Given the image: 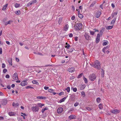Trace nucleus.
<instances>
[{
	"mask_svg": "<svg viewBox=\"0 0 121 121\" xmlns=\"http://www.w3.org/2000/svg\"><path fill=\"white\" fill-rule=\"evenodd\" d=\"M82 25L80 23H77L74 25V27H76V28L77 30H79L82 28Z\"/></svg>",
	"mask_w": 121,
	"mask_h": 121,
	"instance_id": "4",
	"label": "nucleus"
},
{
	"mask_svg": "<svg viewBox=\"0 0 121 121\" xmlns=\"http://www.w3.org/2000/svg\"><path fill=\"white\" fill-rule=\"evenodd\" d=\"M7 101L6 99H3L1 102V104L3 105H4L7 103Z\"/></svg>",
	"mask_w": 121,
	"mask_h": 121,
	"instance_id": "8",
	"label": "nucleus"
},
{
	"mask_svg": "<svg viewBox=\"0 0 121 121\" xmlns=\"http://www.w3.org/2000/svg\"><path fill=\"white\" fill-rule=\"evenodd\" d=\"M101 99L99 97L97 98L96 99L97 102L98 103H99L100 102Z\"/></svg>",
	"mask_w": 121,
	"mask_h": 121,
	"instance_id": "31",
	"label": "nucleus"
},
{
	"mask_svg": "<svg viewBox=\"0 0 121 121\" xmlns=\"http://www.w3.org/2000/svg\"><path fill=\"white\" fill-rule=\"evenodd\" d=\"M96 2L95 1H94L93 2L92 4L90 5V7H93L94 5L95 4Z\"/></svg>",
	"mask_w": 121,
	"mask_h": 121,
	"instance_id": "34",
	"label": "nucleus"
},
{
	"mask_svg": "<svg viewBox=\"0 0 121 121\" xmlns=\"http://www.w3.org/2000/svg\"><path fill=\"white\" fill-rule=\"evenodd\" d=\"M63 109V108L61 107L59 108L57 110V113H61L62 112Z\"/></svg>",
	"mask_w": 121,
	"mask_h": 121,
	"instance_id": "12",
	"label": "nucleus"
},
{
	"mask_svg": "<svg viewBox=\"0 0 121 121\" xmlns=\"http://www.w3.org/2000/svg\"><path fill=\"white\" fill-rule=\"evenodd\" d=\"M12 22L11 20H9V21L6 22L5 23V25L6 26L8 24H10Z\"/></svg>",
	"mask_w": 121,
	"mask_h": 121,
	"instance_id": "22",
	"label": "nucleus"
},
{
	"mask_svg": "<svg viewBox=\"0 0 121 121\" xmlns=\"http://www.w3.org/2000/svg\"><path fill=\"white\" fill-rule=\"evenodd\" d=\"M99 41V39H96V43H98Z\"/></svg>",
	"mask_w": 121,
	"mask_h": 121,
	"instance_id": "51",
	"label": "nucleus"
},
{
	"mask_svg": "<svg viewBox=\"0 0 121 121\" xmlns=\"http://www.w3.org/2000/svg\"><path fill=\"white\" fill-rule=\"evenodd\" d=\"M7 5H8V4H7L6 5H4V7H3V9H2V10H5L6 8V7H7Z\"/></svg>",
	"mask_w": 121,
	"mask_h": 121,
	"instance_id": "28",
	"label": "nucleus"
},
{
	"mask_svg": "<svg viewBox=\"0 0 121 121\" xmlns=\"http://www.w3.org/2000/svg\"><path fill=\"white\" fill-rule=\"evenodd\" d=\"M64 93V92L63 91H62L60 93H59V95H62Z\"/></svg>",
	"mask_w": 121,
	"mask_h": 121,
	"instance_id": "55",
	"label": "nucleus"
},
{
	"mask_svg": "<svg viewBox=\"0 0 121 121\" xmlns=\"http://www.w3.org/2000/svg\"><path fill=\"white\" fill-rule=\"evenodd\" d=\"M89 32L91 35H93L94 34L95 32L93 31L90 30Z\"/></svg>",
	"mask_w": 121,
	"mask_h": 121,
	"instance_id": "37",
	"label": "nucleus"
},
{
	"mask_svg": "<svg viewBox=\"0 0 121 121\" xmlns=\"http://www.w3.org/2000/svg\"><path fill=\"white\" fill-rule=\"evenodd\" d=\"M101 73H104V70L102 69H101Z\"/></svg>",
	"mask_w": 121,
	"mask_h": 121,
	"instance_id": "63",
	"label": "nucleus"
},
{
	"mask_svg": "<svg viewBox=\"0 0 121 121\" xmlns=\"http://www.w3.org/2000/svg\"><path fill=\"white\" fill-rule=\"evenodd\" d=\"M9 115L10 116H13L15 115V113L14 112H11L9 113Z\"/></svg>",
	"mask_w": 121,
	"mask_h": 121,
	"instance_id": "20",
	"label": "nucleus"
},
{
	"mask_svg": "<svg viewBox=\"0 0 121 121\" xmlns=\"http://www.w3.org/2000/svg\"><path fill=\"white\" fill-rule=\"evenodd\" d=\"M91 65L92 66L99 69H100L101 68L100 62L97 60L95 61L94 63L91 64Z\"/></svg>",
	"mask_w": 121,
	"mask_h": 121,
	"instance_id": "2",
	"label": "nucleus"
},
{
	"mask_svg": "<svg viewBox=\"0 0 121 121\" xmlns=\"http://www.w3.org/2000/svg\"><path fill=\"white\" fill-rule=\"evenodd\" d=\"M74 49L73 48H72L68 50V52H72L73 50Z\"/></svg>",
	"mask_w": 121,
	"mask_h": 121,
	"instance_id": "33",
	"label": "nucleus"
},
{
	"mask_svg": "<svg viewBox=\"0 0 121 121\" xmlns=\"http://www.w3.org/2000/svg\"><path fill=\"white\" fill-rule=\"evenodd\" d=\"M13 79L14 80H17V78L18 79L17 73H15L13 75Z\"/></svg>",
	"mask_w": 121,
	"mask_h": 121,
	"instance_id": "11",
	"label": "nucleus"
},
{
	"mask_svg": "<svg viewBox=\"0 0 121 121\" xmlns=\"http://www.w3.org/2000/svg\"><path fill=\"white\" fill-rule=\"evenodd\" d=\"M99 107L100 109H102L103 108L102 104H100L99 105Z\"/></svg>",
	"mask_w": 121,
	"mask_h": 121,
	"instance_id": "35",
	"label": "nucleus"
},
{
	"mask_svg": "<svg viewBox=\"0 0 121 121\" xmlns=\"http://www.w3.org/2000/svg\"><path fill=\"white\" fill-rule=\"evenodd\" d=\"M7 87V88L9 89H11V86H10V85H8V86Z\"/></svg>",
	"mask_w": 121,
	"mask_h": 121,
	"instance_id": "60",
	"label": "nucleus"
},
{
	"mask_svg": "<svg viewBox=\"0 0 121 121\" xmlns=\"http://www.w3.org/2000/svg\"><path fill=\"white\" fill-rule=\"evenodd\" d=\"M77 89L75 87V88H73V91H74V92H76L77 91Z\"/></svg>",
	"mask_w": 121,
	"mask_h": 121,
	"instance_id": "48",
	"label": "nucleus"
},
{
	"mask_svg": "<svg viewBox=\"0 0 121 121\" xmlns=\"http://www.w3.org/2000/svg\"><path fill=\"white\" fill-rule=\"evenodd\" d=\"M48 91L50 93H52L53 91V90L52 89H48Z\"/></svg>",
	"mask_w": 121,
	"mask_h": 121,
	"instance_id": "47",
	"label": "nucleus"
},
{
	"mask_svg": "<svg viewBox=\"0 0 121 121\" xmlns=\"http://www.w3.org/2000/svg\"><path fill=\"white\" fill-rule=\"evenodd\" d=\"M86 109L90 111L91 110V108L89 107H88L86 108Z\"/></svg>",
	"mask_w": 121,
	"mask_h": 121,
	"instance_id": "54",
	"label": "nucleus"
},
{
	"mask_svg": "<svg viewBox=\"0 0 121 121\" xmlns=\"http://www.w3.org/2000/svg\"><path fill=\"white\" fill-rule=\"evenodd\" d=\"M104 32V30L103 29H102L99 32L100 35H102L103 33Z\"/></svg>",
	"mask_w": 121,
	"mask_h": 121,
	"instance_id": "29",
	"label": "nucleus"
},
{
	"mask_svg": "<svg viewBox=\"0 0 121 121\" xmlns=\"http://www.w3.org/2000/svg\"><path fill=\"white\" fill-rule=\"evenodd\" d=\"M109 47V46H107L105 47H104V48H103L102 49V51L104 53H105L107 51H108V50L107 49H108Z\"/></svg>",
	"mask_w": 121,
	"mask_h": 121,
	"instance_id": "15",
	"label": "nucleus"
},
{
	"mask_svg": "<svg viewBox=\"0 0 121 121\" xmlns=\"http://www.w3.org/2000/svg\"><path fill=\"white\" fill-rule=\"evenodd\" d=\"M113 25L112 26H109L108 27V29H111L113 27Z\"/></svg>",
	"mask_w": 121,
	"mask_h": 121,
	"instance_id": "43",
	"label": "nucleus"
},
{
	"mask_svg": "<svg viewBox=\"0 0 121 121\" xmlns=\"http://www.w3.org/2000/svg\"><path fill=\"white\" fill-rule=\"evenodd\" d=\"M32 82L34 84H39V82L36 80H34L32 81Z\"/></svg>",
	"mask_w": 121,
	"mask_h": 121,
	"instance_id": "25",
	"label": "nucleus"
},
{
	"mask_svg": "<svg viewBox=\"0 0 121 121\" xmlns=\"http://www.w3.org/2000/svg\"><path fill=\"white\" fill-rule=\"evenodd\" d=\"M27 82L26 81H24L21 82V85L22 86H24L26 85L27 84Z\"/></svg>",
	"mask_w": 121,
	"mask_h": 121,
	"instance_id": "10",
	"label": "nucleus"
},
{
	"mask_svg": "<svg viewBox=\"0 0 121 121\" xmlns=\"http://www.w3.org/2000/svg\"><path fill=\"white\" fill-rule=\"evenodd\" d=\"M48 109L47 108V107H45L44 108H43L41 110V112L42 113H43L44 112V111Z\"/></svg>",
	"mask_w": 121,
	"mask_h": 121,
	"instance_id": "27",
	"label": "nucleus"
},
{
	"mask_svg": "<svg viewBox=\"0 0 121 121\" xmlns=\"http://www.w3.org/2000/svg\"><path fill=\"white\" fill-rule=\"evenodd\" d=\"M73 36V34L72 33H70L69 34V36L70 37H72Z\"/></svg>",
	"mask_w": 121,
	"mask_h": 121,
	"instance_id": "57",
	"label": "nucleus"
},
{
	"mask_svg": "<svg viewBox=\"0 0 121 121\" xmlns=\"http://www.w3.org/2000/svg\"><path fill=\"white\" fill-rule=\"evenodd\" d=\"M83 15L82 14H80L78 15L79 17L80 18H82L83 17Z\"/></svg>",
	"mask_w": 121,
	"mask_h": 121,
	"instance_id": "46",
	"label": "nucleus"
},
{
	"mask_svg": "<svg viewBox=\"0 0 121 121\" xmlns=\"http://www.w3.org/2000/svg\"><path fill=\"white\" fill-rule=\"evenodd\" d=\"M80 86V89L81 90H83L85 88L86 86L85 85H81Z\"/></svg>",
	"mask_w": 121,
	"mask_h": 121,
	"instance_id": "18",
	"label": "nucleus"
},
{
	"mask_svg": "<svg viewBox=\"0 0 121 121\" xmlns=\"http://www.w3.org/2000/svg\"><path fill=\"white\" fill-rule=\"evenodd\" d=\"M75 69L74 67H71L68 69V71L69 72L72 73L75 71Z\"/></svg>",
	"mask_w": 121,
	"mask_h": 121,
	"instance_id": "9",
	"label": "nucleus"
},
{
	"mask_svg": "<svg viewBox=\"0 0 121 121\" xmlns=\"http://www.w3.org/2000/svg\"><path fill=\"white\" fill-rule=\"evenodd\" d=\"M69 28V26L68 24L66 25L64 27V30L65 31H67Z\"/></svg>",
	"mask_w": 121,
	"mask_h": 121,
	"instance_id": "19",
	"label": "nucleus"
},
{
	"mask_svg": "<svg viewBox=\"0 0 121 121\" xmlns=\"http://www.w3.org/2000/svg\"><path fill=\"white\" fill-rule=\"evenodd\" d=\"M70 47V46L69 44H68L67 45L65 46L66 48H67V49H69V48Z\"/></svg>",
	"mask_w": 121,
	"mask_h": 121,
	"instance_id": "49",
	"label": "nucleus"
},
{
	"mask_svg": "<svg viewBox=\"0 0 121 121\" xmlns=\"http://www.w3.org/2000/svg\"><path fill=\"white\" fill-rule=\"evenodd\" d=\"M81 94L84 97L85 96V92L84 91H82L81 92Z\"/></svg>",
	"mask_w": 121,
	"mask_h": 121,
	"instance_id": "42",
	"label": "nucleus"
},
{
	"mask_svg": "<svg viewBox=\"0 0 121 121\" xmlns=\"http://www.w3.org/2000/svg\"><path fill=\"white\" fill-rule=\"evenodd\" d=\"M2 53V49L1 48H0V54H1Z\"/></svg>",
	"mask_w": 121,
	"mask_h": 121,
	"instance_id": "61",
	"label": "nucleus"
},
{
	"mask_svg": "<svg viewBox=\"0 0 121 121\" xmlns=\"http://www.w3.org/2000/svg\"><path fill=\"white\" fill-rule=\"evenodd\" d=\"M117 13L118 12L117 11L115 12H113L111 14L112 17V18H113L114 17L115 15L116 16L117 15Z\"/></svg>",
	"mask_w": 121,
	"mask_h": 121,
	"instance_id": "16",
	"label": "nucleus"
},
{
	"mask_svg": "<svg viewBox=\"0 0 121 121\" xmlns=\"http://www.w3.org/2000/svg\"><path fill=\"white\" fill-rule=\"evenodd\" d=\"M76 116L74 115H72L69 117L68 118L70 120L74 119L76 118Z\"/></svg>",
	"mask_w": 121,
	"mask_h": 121,
	"instance_id": "13",
	"label": "nucleus"
},
{
	"mask_svg": "<svg viewBox=\"0 0 121 121\" xmlns=\"http://www.w3.org/2000/svg\"><path fill=\"white\" fill-rule=\"evenodd\" d=\"M101 14V13L100 12L98 11L96 13V17L97 18H98L100 16Z\"/></svg>",
	"mask_w": 121,
	"mask_h": 121,
	"instance_id": "14",
	"label": "nucleus"
},
{
	"mask_svg": "<svg viewBox=\"0 0 121 121\" xmlns=\"http://www.w3.org/2000/svg\"><path fill=\"white\" fill-rule=\"evenodd\" d=\"M15 60L17 62H18L19 61V59L17 58H16Z\"/></svg>",
	"mask_w": 121,
	"mask_h": 121,
	"instance_id": "62",
	"label": "nucleus"
},
{
	"mask_svg": "<svg viewBox=\"0 0 121 121\" xmlns=\"http://www.w3.org/2000/svg\"><path fill=\"white\" fill-rule=\"evenodd\" d=\"M7 71V69H4L3 70V73H5Z\"/></svg>",
	"mask_w": 121,
	"mask_h": 121,
	"instance_id": "41",
	"label": "nucleus"
},
{
	"mask_svg": "<svg viewBox=\"0 0 121 121\" xmlns=\"http://www.w3.org/2000/svg\"><path fill=\"white\" fill-rule=\"evenodd\" d=\"M93 30H94L95 32H96V31H97L98 32H99V31L97 29H93Z\"/></svg>",
	"mask_w": 121,
	"mask_h": 121,
	"instance_id": "59",
	"label": "nucleus"
},
{
	"mask_svg": "<svg viewBox=\"0 0 121 121\" xmlns=\"http://www.w3.org/2000/svg\"><path fill=\"white\" fill-rule=\"evenodd\" d=\"M83 80L86 83H87V79L86 78L84 77L83 78Z\"/></svg>",
	"mask_w": 121,
	"mask_h": 121,
	"instance_id": "40",
	"label": "nucleus"
},
{
	"mask_svg": "<svg viewBox=\"0 0 121 121\" xmlns=\"http://www.w3.org/2000/svg\"><path fill=\"white\" fill-rule=\"evenodd\" d=\"M79 103L78 102H76V103H75L74 104V106L75 107H76L79 104Z\"/></svg>",
	"mask_w": 121,
	"mask_h": 121,
	"instance_id": "44",
	"label": "nucleus"
},
{
	"mask_svg": "<svg viewBox=\"0 0 121 121\" xmlns=\"http://www.w3.org/2000/svg\"><path fill=\"white\" fill-rule=\"evenodd\" d=\"M66 97H65L62 99H61L59 101V102L60 103H61L62 102L64 101L65 99H66Z\"/></svg>",
	"mask_w": 121,
	"mask_h": 121,
	"instance_id": "21",
	"label": "nucleus"
},
{
	"mask_svg": "<svg viewBox=\"0 0 121 121\" xmlns=\"http://www.w3.org/2000/svg\"><path fill=\"white\" fill-rule=\"evenodd\" d=\"M26 89H28L29 88H30L31 89H33L34 88V87H32L30 86H28L26 87Z\"/></svg>",
	"mask_w": 121,
	"mask_h": 121,
	"instance_id": "36",
	"label": "nucleus"
},
{
	"mask_svg": "<svg viewBox=\"0 0 121 121\" xmlns=\"http://www.w3.org/2000/svg\"><path fill=\"white\" fill-rule=\"evenodd\" d=\"M75 16H73L71 17V19L73 20L75 19Z\"/></svg>",
	"mask_w": 121,
	"mask_h": 121,
	"instance_id": "56",
	"label": "nucleus"
},
{
	"mask_svg": "<svg viewBox=\"0 0 121 121\" xmlns=\"http://www.w3.org/2000/svg\"><path fill=\"white\" fill-rule=\"evenodd\" d=\"M84 36L85 39L87 40H88L90 39L91 38V36L89 35L87 33H85V34L84 35Z\"/></svg>",
	"mask_w": 121,
	"mask_h": 121,
	"instance_id": "6",
	"label": "nucleus"
},
{
	"mask_svg": "<svg viewBox=\"0 0 121 121\" xmlns=\"http://www.w3.org/2000/svg\"><path fill=\"white\" fill-rule=\"evenodd\" d=\"M83 75V73H81V74H80L77 77V78H79L82 76Z\"/></svg>",
	"mask_w": 121,
	"mask_h": 121,
	"instance_id": "45",
	"label": "nucleus"
},
{
	"mask_svg": "<svg viewBox=\"0 0 121 121\" xmlns=\"http://www.w3.org/2000/svg\"><path fill=\"white\" fill-rule=\"evenodd\" d=\"M20 5V4H19L17 3H16L15 4V7L16 8H17L19 7Z\"/></svg>",
	"mask_w": 121,
	"mask_h": 121,
	"instance_id": "30",
	"label": "nucleus"
},
{
	"mask_svg": "<svg viewBox=\"0 0 121 121\" xmlns=\"http://www.w3.org/2000/svg\"><path fill=\"white\" fill-rule=\"evenodd\" d=\"M37 2L36 0H32L27 4L26 6L27 7L30 6L32 4L36 3Z\"/></svg>",
	"mask_w": 121,
	"mask_h": 121,
	"instance_id": "5",
	"label": "nucleus"
},
{
	"mask_svg": "<svg viewBox=\"0 0 121 121\" xmlns=\"http://www.w3.org/2000/svg\"><path fill=\"white\" fill-rule=\"evenodd\" d=\"M108 43V42L107 41L106 42H104L103 43V46L106 45H107Z\"/></svg>",
	"mask_w": 121,
	"mask_h": 121,
	"instance_id": "39",
	"label": "nucleus"
},
{
	"mask_svg": "<svg viewBox=\"0 0 121 121\" xmlns=\"http://www.w3.org/2000/svg\"><path fill=\"white\" fill-rule=\"evenodd\" d=\"M35 106L34 105L31 108L32 111L34 112H38L39 110V107L42 108V107L44 105V104L41 103H39L35 104Z\"/></svg>",
	"mask_w": 121,
	"mask_h": 121,
	"instance_id": "1",
	"label": "nucleus"
},
{
	"mask_svg": "<svg viewBox=\"0 0 121 121\" xmlns=\"http://www.w3.org/2000/svg\"><path fill=\"white\" fill-rule=\"evenodd\" d=\"M96 39H100V35L99 34H97Z\"/></svg>",
	"mask_w": 121,
	"mask_h": 121,
	"instance_id": "50",
	"label": "nucleus"
},
{
	"mask_svg": "<svg viewBox=\"0 0 121 121\" xmlns=\"http://www.w3.org/2000/svg\"><path fill=\"white\" fill-rule=\"evenodd\" d=\"M68 92H69L70 91V88L69 87H68L66 88L65 89Z\"/></svg>",
	"mask_w": 121,
	"mask_h": 121,
	"instance_id": "38",
	"label": "nucleus"
},
{
	"mask_svg": "<svg viewBox=\"0 0 121 121\" xmlns=\"http://www.w3.org/2000/svg\"><path fill=\"white\" fill-rule=\"evenodd\" d=\"M12 59L11 58H9V60H8V62L9 63L10 65H12Z\"/></svg>",
	"mask_w": 121,
	"mask_h": 121,
	"instance_id": "17",
	"label": "nucleus"
},
{
	"mask_svg": "<svg viewBox=\"0 0 121 121\" xmlns=\"http://www.w3.org/2000/svg\"><path fill=\"white\" fill-rule=\"evenodd\" d=\"M5 77L6 78H9V76L8 74H7L5 76Z\"/></svg>",
	"mask_w": 121,
	"mask_h": 121,
	"instance_id": "58",
	"label": "nucleus"
},
{
	"mask_svg": "<svg viewBox=\"0 0 121 121\" xmlns=\"http://www.w3.org/2000/svg\"><path fill=\"white\" fill-rule=\"evenodd\" d=\"M110 111L112 113L115 114L119 113L120 112L117 109H114L113 110H111Z\"/></svg>",
	"mask_w": 121,
	"mask_h": 121,
	"instance_id": "7",
	"label": "nucleus"
},
{
	"mask_svg": "<svg viewBox=\"0 0 121 121\" xmlns=\"http://www.w3.org/2000/svg\"><path fill=\"white\" fill-rule=\"evenodd\" d=\"M49 87H48L45 86L44 87V88L45 90H47L49 89Z\"/></svg>",
	"mask_w": 121,
	"mask_h": 121,
	"instance_id": "53",
	"label": "nucleus"
},
{
	"mask_svg": "<svg viewBox=\"0 0 121 121\" xmlns=\"http://www.w3.org/2000/svg\"><path fill=\"white\" fill-rule=\"evenodd\" d=\"M5 67V65L4 63H2V67L3 68H4Z\"/></svg>",
	"mask_w": 121,
	"mask_h": 121,
	"instance_id": "52",
	"label": "nucleus"
},
{
	"mask_svg": "<svg viewBox=\"0 0 121 121\" xmlns=\"http://www.w3.org/2000/svg\"><path fill=\"white\" fill-rule=\"evenodd\" d=\"M117 18V17H116L115 18H114L111 21V24H112L113 23V24H114L115 23V21L116 20Z\"/></svg>",
	"mask_w": 121,
	"mask_h": 121,
	"instance_id": "26",
	"label": "nucleus"
},
{
	"mask_svg": "<svg viewBox=\"0 0 121 121\" xmlns=\"http://www.w3.org/2000/svg\"><path fill=\"white\" fill-rule=\"evenodd\" d=\"M19 106V104L18 103H16L15 104V107L16 106Z\"/></svg>",
	"mask_w": 121,
	"mask_h": 121,
	"instance_id": "64",
	"label": "nucleus"
},
{
	"mask_svg": "<svg viewBox=\"0 0 121 121\" xmlns=\"http://www.w3.org/2000/svg\"><path fill=\"white\" fill-rule=\"evenodd\" d=\"M15 13L17 15H20V11L19 10L15 12Z\"/></svg>",
	"mask_w": 121,
	"mask_h": 121,
	"instance_id": "32",
	"label": "nucleus"
},
{
	"mask_svg": "<svg viewBox=\"0 0 121 121\" xmlns=\"http://www.w3.org/2000/svg\"><path fill=\"white\" fill-rule=\"evenodd\" d=\"M37 98L38 99H45L46 98V97H42L41 96H38L37 97Z\"/></svg>",
	"mask_w": 121,
	"mask_h": 121,
	"instance_id": "23",
	"label": "nucleus"
},
{
	"mask_svg": "<svg viewBox=\"0 0 121 121\" xmlns=\"http://www.w3.org/2000/svg\"><path fill=\"white\" fill-rule=\"evenodd\" d=\"M89 78L90 80L93 81L96 79V76L95 74L92 73L89 75Z\"/></svg>",
	"mask_w": 121,
	"mask_h": 121,
	"instance_id": "3",
	"label": "nucleus"
},
{
	"mask_svg": "<svg viewBox=\"0 0 121 121\" xmlns=\"http://www.w3.org/2000/svg\"><path fill=\"white\" fill-rule=\"evenodd\" d=\"M62 17H60L59 18V20L58 21V23H59V24H60L61 22L62 21Z\"/></svg>",
	"mask_w": 121,
	"mask_h": 121,
	"instance_id": "24",
	"label": "nucleus"
}]
</instances>
